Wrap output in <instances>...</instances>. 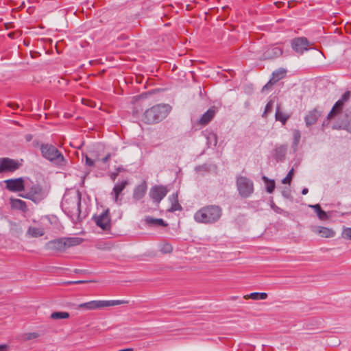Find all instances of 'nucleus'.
Instances as JSON below:
<instances>
[{"label":"nucleus","mask_w":351,"mask_h":351,"mask_svg":"<svg viewBox=\"0 0 351 351\" xmlns=\"http://www.w3.org/2000/svg\"><path fill=\"white\" fill-rule=\"evenodd\" d=\"M221 215V208L215 205L204 206L194 215V219L198 223H213L219 219Z\"/></svg>","instance_id":"f257e3e1"},{"label":"nucleus","mask_w":351,"mask_h":351,"mask_svg":"<svg viewBox=\"0 0 351 351\" xmlns=\"http://www.w3.org/2000/svg\"><path fill=\"white\" fill-rule=\"evenodd\" d=\"M171 110L169 104H158L147 109L143 115V121L148 124L158 123L165 119Z\"/></svg>","instance_id":"f03ea898"},{"label":"nucleus","mask_w":351,"mask_h":351,"mask_svg":"<svg viewBox=\"0 0 351 351\" xmlns=\"http://www.w3.org/2000/svg\"><path fill=\"white\" fill-rule=\"evenodd\" d=\"M83 241L80 237H63L47 242L45 248L47 250L62 252L69 247L81 244Z\"/></svg>","instance_id":"7ed1b4c3"},{"label":"nucleus","mask_w":351,"mask_h":351,"mask_svg":"<svg viewBox=\"0 0 351 351\" xmlns=\"http://www.w3.org/2000/svg\"><path fill=\"white\" fill-rule=\"evenodd\" d=\"M61 206L65 212L71 215L79 217L81 213V194L79 191L65 195L62 201Z\"/></svg>","instance_id":"20e7f679"},{"label":"nucleus","mask_w":351,"mask_h":351,"mask_svg":"<svg viewBox=\"0 0 351 351\" xmlns=\"http://www.w3.org/2000/svg\"><path fill=\"white\" fill-rule=\"evenodd\" d=\"M40 151L43 157L54 165L60 167L66 165V160L64 156L55 146L48 143L42 144L40 145Z\"/></svg>","instance_id":"39448f33"},{"label":"nucleus","mask_w":351,"mask_h":351,"mask_svg":"<svg viewBox=\"0 0 351 351\" xmlns=\"http://www.w3.org/2000/svg\"><path fill=\"white\" fill-rule=\"evenodd\" d=\"M20 195L38 204L47 197V193L39 184L30 185L27 183L24 193Z\"/></svg>","instance_id":"423d86ee"},{"label":"nucleus","mask_w":351,"mask_h":351,"mask_svg":"<svg viewBox=\"0 0 351 351\" xmlns=\"http://www.w3.org/2000/svg\"><path fill=\"white\" fill-rule=\"evenodd\" d=\"M127 303L125 300H91L80 304L76 308L92 311Z\"/></svg>","instance_id":"0eeeda50"},{"label":"nucleus","mask_w":351,"mask_h":351,"mask_svg":"<svg viewBox=\"0 0 351 351\" xmlns=\"http://www.w3.org/2000/svg\"><path fill=\"white\" fill-rule=\"evenodd\" d=\"M237 187L241 197L247 198L254 192L253 182L244 176H239L237 179Z\"/></svg>","instance_id":"6e6552de"},{"label":"nucleus","mask_w":351,"mask_h":351,"mask_svg":"<svg viewBox=\"0 0 351 351\" xmlns=\"http://www.w3.org/2000/svg\"><path fill=\"white\" fill-rule=\"evenodd\" d=\"M350 96V92L347 91L342 95L341 98L340 99H339L335 104L332 110L328 114L327 120L324 121L323 125H322L323 127H325L326 125H327L328 124L329 120L331 119L332 118H333L336 114H337L338 113H339L341 111L343 106L344 105V103L349 99Z\"/></svg>","instance_id":"1a4fd4ad"},{"label":"nucleus","mask_w":351,"mask_h":351,"mask_svg":"<svg viewBox=\"0 0 351 351\" xmlns=\"http://www.w3.org/2000/svg\"><path fill=\"white\" fill-rule=\"evenodd\" d=\"M5 183L6 184V188L9 191L14 192L25 191L27 184V182H25L22 178L6 180Z\"/></svg>","instance_id":"9d476101"},{"label":"nucleus","mask_w":351,"mask_h":351,"mask_svg":"<svg viewBox=\"0 0 351 351\" xmlns=\"http://www.w3.org/2000/svg\"><path fill=\"white\" fill-rule=\"evenodd\" d=\"M19 168L17 161L8 158H0V173L13 172Z\"/></svg>","instance_id":"9b49d317"},{"label":"nucleus","mask_w":351,"mask_h":351,"mask_svg":"<svg viewBox=\"0 0 351 351\" xmlns=\"http://www.w3.org/2000/svg\"><path fill=\"white\" fill-rule=\"evenodd\" d=\"M168 190L164 186H154L149 191V196L154 202L160 203V201L166 196Z\"/></svg>","instance_id":"f8f14e48"},{"label":"nucleus","mask_w":351,"mask_h":351,"mask_svg":"<svg viewBox=\"0 0 351 351\" xmlns=\"http://www.w3.org/2000/svg\"><path fill=\"white\" fill-rule=\"evenodd\" d=\"M309 42L307 38L304 37H300L295 38L291 42L292 48L295 51L300 53H303L304 51L308 49Z\"/></svg>","instance_id":"ddd939ff"},{"label":"nucleus","mask_w":351,"mask_h":351,"mask_svg":"<svg viewBox=\"0 0 351 351\" xmlns=\"http://www.w3.org/2000/svg\"><path fill=\"white\" fill-rule=\"evenodd\" d=\"M95 221L97 226L100 227L103 230H106L110 227V217L109 210L107 209L104 211L101 215L95 217Z\"/></svg>","instance_id":"4468645a"},{"label":"nucleus","mask_w":351,"mask_h":351,"mask_svg":"<svg viewBox=\"0 0 351 351\" xmlns=\"http://www.w3.org/2000/svg\"><path fill=\"white\" fill-rule=\"evenodd\" d=\"M282 53V49L277 46L268 47L263 53V59L270 60L276 58L281 56Z\"/></svg>","instance_id":"2eb2a0df"},{"label":"nucleus","mask_w":351,"mask_h":351,"mask_svg":"<svg viewBox=\"0 0 351 351\" xmlns=\"http://www.w3.org/2000/svg\"><path fill=\"white\" fill-rule=\"evenodd\" d=\"M285 73L286 71L283 69H280L273 72L272 79L263 87L262 91H265L266 89L270 88L274 83L282 79L285 76Z\"/></svg>","instance_id":"dca6fc26"},{"label":"nucleus","mask_w":351,"mask_h":351,"mask_svg":"<svg viewBox=\"0 0 351 351\" xmlns=\"http://www.w3.org/2000/svg\"><path fill=\"white\" fill-rule=\"evenodd\" d=\"M320 116L321 112L316 108L309 111L304 118L306 125L309 127L315 124Z\"/></svg>","instance_id":"f3484780"},{"label":"nucleus","mask_w":351,"mask_h":351,"mask_svg":"<svg viewBox=\"0 0 351 351\" xmlns=\"http://www.w3.org/2000/svg\"><path fill=\"white\" fill-rule=\"evenodd\" d=\"M314 232L323 238H332L335 234L333 230L322 226L315 228Z\"/></svg>","instance_id":"a211bd4d"},{"label":"nucleus","mask_w":351,"mask_h":351,"mask_svg":"<svg viewBox=\"0 0 351 351\" xmlns=\"http://www.w3.org/2000/svg\"><path fill=\"white\" fill-rule=\"evenodd\" d=\"M216 110L215 108H209L200 118L199 123L203 125L208 124L215 117Z\"/></svg>","instance_id":"6ab92c4d"},{"label":"nucleus","mask_w":351,"mask_h":351,"mask_svg":"<svg viewBox=\"0 0 351 351\" xmlns=\"http://www.w3.org/2000/svg\"><path fill=\"white\" fill-rule=\"evenodd\" d=\"M147 191V185L145 182L138 185L134 190L133 198L136 200H140L145 195Z\"/></svg>","instance_id":"aec40b11"},{"label":"nucleus","mask_w":351,"mask_h":351,"mask_svg":"<svg viewBox=\"0 0 351 351\" xmlns=\"http://www.w3.org/2000/svg\"><path fill=\"white\" fill-rule=\"evenodd\" d=\"M128 184V181L124 180L114 185L112 194L114 195V196L115 202H118L119 195L121 193V192L125 188Z\"/></svg>","instance_id":"412c9836"},{"label":"nucleus","mask_w":351,"mask_h":351,"mask_svg":"<svg viewBox=\"0 0 351 351\" xmlns=\"http://www.w3.org/2000/svg\"><path fill=\"white\" fill-rule=\"evenodd\" d=\"M169 201L171 202V206L169 209L170 212H175L177 210H181L182 206L178 202V193H173L169 197Z\"/></svg>","instance_id":"4be33fe9"},{"label":"nucleus","mask_w":351,"mask_h":351,"mask_svg":"<svg viewBox=\"0 0 351 351\" xmlns=\"http://www.w3.org/2000/svg\"><path fill=\"white\" fill-rule=\"evenodd\" d=\"M287 145L277 146L274 150V157L277 160H282L287 154Z\"/></svg>","instance_id":"5701e85b"},{"label":"nucleus","mask_w":351,"mask_h":351,"mask_svg":"<svg viewBox=\"0 0 351 351\" xmlns=\"http://www.w3.org/2000/svg\"><path fill=\"white\" fill-rule=\"evenodd\" d=\"M146 224L150 226H167V224L162 219H155L152 217H146L145 219Z\"/></svg>","instance_id":"b1692460"},{"label":"nucleus","mask_w":351,"mask_h":351,"mask_svg":"<svg viewBox=\"0 0 351 351\" xmlns=\"http://www.w3.org/2000/svg\"><path fill=\"white\" fill-rule=\"evenodd\" d=\"M275 118L276 121H279L282 123V125H285L287 120L290 118V115L281 112L280 110V106H278L276 108Z\"/></svg>","instance_id":"393cba45"},{"label":"nucleus","mask_w":351,"mask_h":351,"mask_svg":"<svg viewBox=\"0 0 351 351\" xmlns=\"http://www.w3.org/2000/svg\"><path fill=\"white\" fill-rule=\"evenodd\" d=\"M12 207L20 210L21 211H26L27 206L24 201L19 199H11Z\"/></svg>","instance_id":"a878e982"},{"label":"nucleus","mask_w":351,"mask_h":351,"mask_svg":"<svg viewBox=\"0 0 351 351\" xmlns=\"http://www.w3.org/2000/svg\"><path fill=\"white\" fill-rule=\"evenodd\" d=\"M244 299L248 300L252 299L254 300H265L267 298V293H258V292H254L251 293L250 294H247L244 295Z\"/></svg>","instance_id":"bb28decb"},{"label":"nucleus","mask_w":351,"mask_h":351,"mask_svg":"<svg viewBox=\"0 0 351 351\" xmlns=\"http://www.w3.org/2000/svg\"><path fill=\"white\" fill-rule=\"evenodd\" d=\"M310 206L314 209L319 219L321 220H325L328 219L326 213L321 208L319 204H315Z\"/></svg>","instance_id":"cd10ccee"},{"label":"nucleus","mask_w":351,"mask_h":351,"mask_svg":"<svg viewBox=\"0 0 351 351\" xmlns=\"http://www.w3.org/2000/svg\"><path fill=\"white\" fill-rule=\"evenodd\" d=\"M27 233L33 237H38L44 234V230L41 228L29 227Z\"/></svg>","instance_id":"c85d7f7f"},{"label":"nucleus","mask_w":351,"mask_h":351,"mask_svg":"<svg viewBox=\"0 0 351 351\" xmlns=\"http://www.w3.org/2000/svg\"><path fill=\"white\" fill-rule=\"evenodd\" d=\"M50 317L53 319H63L69 317V313L67 312H54L51 314Z\"/></svg>","instance_id":"c756f323"},{"label":"nucleus","mask_w":351,"mask_h":351,"mask_svg":"<svg viewBox=\"0 0 351 351\" xmlns=\"http://www.w3.org/2000/svg\"><path fill=\"white\" fill-rule=\"evenodd\" d=\"M263 180L265 181V182L267 184V186H266L267 191L269 193H271L274 191V189H275V182L274 180H269L265 176L263 177Z\"/></svg>","instance_id":"7c9ffc66"},{"label":"nucleus","mask_w":351,"mask_h":351,"mask_svg":"<svg viewBox=\"0 0 351 351\" xmlns=\"http://www.w3.org/2000/svg\"><path fill=\"white\" fill-rule=\"evenodd\" d=\"M40 336L38 332H27L22 335V339L23 341H29L35 339Z\"/></svg>","instance_id":"2f4dec72"},{"label":"nucleus","mask_w":351,"mask_h":351,"mask_svg":"<svg viewBox=\"0 0 351 351\" xmlns=\"http://www.w3.org/2000/svg\"><path fill=\"white\" fill-rule=\"evenodd\" d=\"M301 134L298 130H295L293 134V147L295 150L300 141Z\"/></svg>","instance_id":"473e14b6"},{"label":"nucleus","mask_w":351,"mask_h":351,"mask_svg":"<svg viewBox=\"0 0 351 351\" xmlns=\"http://www.w3.org/2000/svg\"><path fill=\"white\" fill-rule=\"evenodd\" d=\"M274 100H270L266 105L265 106V111L263 112V115L262 117H266L267 114L270 113L271 112V110L273 108V106H274Z\"/></svg>","instance_id":"72a5a7b5"},{"label":"nucleus","mask_w":351,"mask_h":351,"mask_svg":"<svg viewBox=\"0 0 351 351\" xmlns=\"http://www.w3.org/2000/svg\"><path fill=\"white\" fill-rule=\"evenodd\" d=\"M172 250H173L172 246L168 243L162 244L161 248H160L161 252L163 253H165V254L171 252Z\"/></svg>","instance_id":"f704fd0d"},{"label":"nucleus","mask_w":351,"mask_h":351,"mask_svg":"<svg viewBox=\"0 0 351 351\" xmlns=\"http://www.w3.org/2000/svg\"><path fill=\"white\" fill-rule=\"evenodd\" d=\"M293 169H291L288 174L287 175V176L282 180V183L283 184H290L291 183V181L292 180V177H293Z\"/></svg>","instance_id":"c9c22d12"},{"label":"nucleus","mask_w":351,"mask_h":351,"mask_svg":"<svg viewBox=\"0 0 351 351\" xmlns=\"http://www.w3.org/2000/svg\"><path fill=\"white\" fill-rule=\"evenodd\" d=\"M342 237L345 239H351V228H346L342 232Z\"/></svg>","instance_id":"e433bc0d"},{"label":"nucleus","mask_w":351,"mask_h":351,"mask_svg":"<svg viewBox=\"0 0 351 351\" xmlns=\"http://www.w3.org/2000/svg\"><path fill=\"white\" fill-rule=\"evenodd\" d=\"M85 162L87 166L93 167L94 165V160L90 158L87 155L85 156Z\"/></svg>","instance_id":"4c0bfd02"},{"label":"nucleus","mask_w":351,"mask_h":351,"mask_svg":"<svg viewBox=\"0 0 351 351\" xmlns=\"http://www.w3.org/2000/svg\"><path fill=\"white\" fill-rule=\"evenodd\" d=\"M271 207L277 213H281L282 211V210L280 208L276 206L274 202L271 203Z\"/></svg>","instance_id":"58836bf2"},{"label":"nucleus","mask_w":351,"mask_h":351,"mask_svg":"<svg viewBox=\"0 0 351 351\" xmlns=\"http://www.w3.org/2000/svg\"><path fill=\"white\" fill-rule=\"evenodd\" d=\"M111 158V154H108L104 158L101 159L103 163H106Z\"/></svg>","instance_id":"ea45409f"},{"label":"nucleus","mask_w":351,"mask_h":351,"mask_svg":"<svg viewBox=\"0 0 351 351\" xmlns=\"http://www.w3.org/2000/svg\"><path fill=\"white\" fill-rule=\"evenodd\" d=\"M9 346L6 344L0 345V351H8Z\"/></svg>","instance_id":"a19ab883"},{"label":"nucleus","mask_w":351,"mask_h":351,"mask_svg":"<svg viewBox=\"0 0 351 351\" xmlns=\"http://www.w3.org/2000/svg\"><path fill=\"white\" fill-rule=\"evenodd\" d=\"M8 106L14 110L18 109L19 108V106L17 104L10 103L8 104Z\"/></svg>","instance_id":"79ce46f5"},{"label":"nucleus","mask_w":351,"mask_h":351,"mask_svg":"<svg viewBox=\"0 0 351 351\" xmlns=\"http://www.w3.org/2000/svg\"><path fill=\"white\" fill-rule=\"evenodd\" d=\"M117 176H118V173H111L110 174V178H111L113 181H114V180H115V179L117 178Z\"/></svg>","instance_id":"37998d69"},{"label":"nucleus","mask_w":351,"mask_h":351,"mask_svg":"<svg viewBox=\"0 0 351 351\" xmlns=\"http://www.w3.org/2000/svg\"><path fill=\"white\" fill-rule=\"evenodd\" d=\"M210 138H213V140H214V145H216V144H217V137H216V135L215 134H212L208 138L209 139Z\"/></svg>","instance_id":"c03bdc74"},{"label":"nucleus","mask_w":351,"mask_h":351,"mask_svg":"<svg viewBox=\"0 0 351 351\" xmlns=\"http://www.w3.org/2000/svg\"><path fill=\"white\" fill-rule=\"evenodd\" d=\"M308 189L304 188L302 189V195H306L308 193Z\"/></svg>","instance_id":"a18cd8bd"},{"label":"nucleus","mask_w":351,"mask_h":351,"mask_svg":"<svg viewBox=\"0 0 351 351\" xmlns=\"http://www.w3.org/2000/svg\"><path fill=\"white\" fill-rule=\"evenodd\" d=\"M85 282V281H83V280H78V281H75V282H71L70 283H73V284H81V283H84Z\"/></svg>","instance_id":"49530a36"},{"label":"nucleus","mask_w":351,"mask_h":351,"mask_svg":"<svg viewBox=\"0 0 351 351\" xmlns=\"http://www.w3.org/2000/svg\"><path fill=\"white\" fill-rule=\"evenodd\" d=\"M119 351H134V350H133V348H126V349H123V350H121Z\"/></svg>","instance_id":"de8ad7c7"}]
</instances>
